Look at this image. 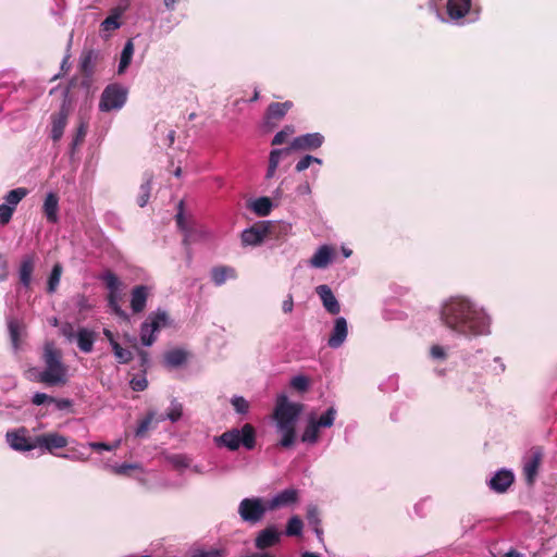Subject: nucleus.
I'll list each match as a JSON object with an SVG mask.
<instances>
[{"instance_id": "nucleus-1", "label": "nucleus", "mask_w": 557, "mask_h": 557, "mask_svg": "<svg viewBox=\"0 0 557 557\" xmlns=\"http://www.w3.org/2000/svg\"><path fill=\"white\" fill-rule=\"evenodd\" d=\"M442 320L451 330L463 335L488 333V318L468 299L451 298L442 309Z\"/></svg>"}, {"instance_id": "nucleus-2", "label": "nucleus", "mask_w": 557, "mask_h": 557, "mask_svg": "<svg viewBox=\"0 0 557 557\" xmlns=\"http://www.w3.org/2000/svg\"><path fill=\"white\" fill-rule=\"evenodd\" d=\"M304 410V406L298 403H290L286 395L281 394L276 398L274 419L276 428L281 434L280 445L290 447L296 440V422Z\"/></svg>"}, {"instance_id": "nucleus-3", "label": "nucleus", "mask_w": 557, "mask_h": 557, "mask_svg": "<svg viewBox=\"0 0 557 557\" xmlns=\"http://www.w3.org/2000/svg\"><path fill=\"white\" fill-rule=\"evenodd\" d=\"M42 361L45 369L39 373L38 381L49 385H63L67 381V367L62 362V352L52 342L44 346Z\"/></svg>"}, {"instance_id": "nucleus-4", "label": "nucleus", "mask_w": 557, "mask_h": 557, "mask_svg": "<svg viewBox=\"0 0 557 557\" xmlns=\"http://www.w3.org/2000/svg\"><path fill=\"white\" fill-rule=\"evenodd\" d=\"M219 443L231 450H236L240 445L247 449H252L256 445L255 428L246 423L242 429H233L224 432L219 437Z\"/></svg>"}, {"instance_id": "nucleus-5", "label": "nucleus", "mask_w": 557, "mask_h": 557, "mask_svg": "<svg viewBox=\"0 0 557 557\" xmlns=\"http://www.w3.org/2000/svg\"><path fill=\"white\" fill-rule=\"evenodd\" d=\"M170 325V318L164 310L151 312L140 327V341L144 346H151L157 339V333Z\"/></svg>"}, {"instance_id": "nucleus-6", "label": "nucleus", "mask_w": 557, "mask_h": 557, "mask_svg": "<svg viewBox=\"0 0 557 557\" xmlns=\"http://www.w3.org/2000/svg\"><path fill=\"white\" fill-rule=\"evenodd\" d=\"M127 89L119 84L108 85L101 94L99 110L109 112L120 110L126 102Z\"/></svg>"}, {"instance_id": "nucleus-7", "label": "nucleus", "mask_w": 557, "mask_h": 557, "mask_svg": "<svg viewBox=\"0 0 557 557\" xmlns=\"http://www.w3.org/2000/svg\"><path fill=\"white\" fill-rule=\"evenodd\" d=\"M67 444V437L58 432H49L35 436L36 448H39L42 453H49L54 456L58 455L55 453L57 449H62L66 447Z\"/></svg>"}, {"instance_id": "nucleus-8", "label": "nucleus", "mask_w": 557, "mask_h": 557, "mask_svg": "<svg viewBox=\"0 0 557 557\" xmlns=\"http://www.w3.org/2000/svg\"><path fill=\"white\" fill-rule=\"evenodd\" d=\"M269 510L259 498H245L240 502L238 512L244 521L256 523Z\"/></svg>"}, {"instance_id": "nucleus-9", "label": "nucleus", "mask_w": 557, "mask_h": 557, "mask_svg": "<svg viewBox=\"0 0 557 557\" xmlns=\"http://www.w3.org/2000/svg\"><path fill=\"white\" fill-rule=\"evenodd\" d=\"M7 442L10 447L17 451H29L36 448L35 437L30 438L25 435V430L21 429L18 431L8 432Z\"/></svg>"}, {"instance_id": "nucleus-10", "label": "nucleus", "mask_w": 557, "mask_h": 557, "mask_svg": "<svg viewBox=\"0 0 557 557\" xmlns=\"http://www.w3.org/2000/svg\"><path fill=\"white\" fill-rule=\"evenodd\" d=\"M298 500V492L295 488H286L278 494H276L274 497H272L267 503V508L269 510H274L280 507H286L289 505L295 504Z\"/></svg>"}, {"instance_id": "nucleus-11", "label": "nucleus", "mask_w": 557, "mask_h": 557, "mask_svg": "<svg viewBox=\"0 0 557 557\" xmlns=\"http://www.w3.org/2000/svg\"><path fill=\"white\" fill-rule=\"evenodd\" d=\"M542 460V451L539 448L532 449L530 455L524 458L523 473L529 483H533Z\"/></svg>"}, {"instance_id": "nucleus-12", "label": "nucleus", "mask_w": 557, "mask_h": 557, "mask_svg": "<svg viewBox=\"0 0 557 557\" xmlns=\"http://www.w3.org/2000/svg\"><path fill=\"white\" fill-rule=\"evenodd\" d=\"M322 144L323 136L320 133H311L294 138L290 148L296 150L317 149Z\"/></svg>"}, {"instance_id": "nucleus-13", "label": "nucleus", "mask_w": 557, "mask_h": 557, "mask_svg": "<svg viewBox=\"0 0 557 557\" xmlns=\"http://www.w3.org/2000/svg\"><path fill=\"white\" fill-rule=\"evenodd\" d=\"M69 110L65 104H63L60 111L51 116V138L53 141H58L61 139L64 133V128L67 123Z\"/></svg>"}, {"instance_id": "nucleus-14", "label": "nucleus", "mask_w": 557, "mask_h": 557, "mask_svg": "<svg viewBox=\"0 0 557 557\" xmlns=\"http://www.w3.org/2000/svg\"><path fill=\"white\" fill-rule=\"evenodd\" d=\"M513 482V474L508 470H499L491 478L488 485L497 493H504Z\"/></svg>"}, {"instance_id": "nucleus-15", "label": "nucleus", "mask_w": 557, "mask_h": 557, "mask_svg": "<svg viewBox=\"0 0 557 557\" xmlns=\"http://www.w3.org/2000/svg\"><path fill=\"white\" fill-rule=\"evenodd\" d=\"M317 294L322 300L324 308L332 314H337L341 310L339 304L334 296L332 289L327 285H319L317 288Z\"/></svg>"}, {"instance_id": "nucleus-16", "label": "nucleus", "mask_w": 557, "mask_h": 557, "mask_svg": "<svg viewBox=\"0 0 557 557\" xmlns=\"http://www.w3.org/2000/svg\"><path fill=\"white\" fill-rule=\"evenodd\" d=\"M347 322L345 318L341 317L335 320L333 332L327 341V344L332 348H338L343 345L347 337Z\"/></svg>"}, {"instance_id": "nucleus-17", "label": "nucleus", "mask_w": 557, "mask_h": 557, "mask_svg": "<svg viewBox=\"0 0 557 557\" xmlns=\"http://www.w3.org/2000/svg\"><path fill=\"white\" fill-rule=\"evenodd\" d=\"M333 259V249L329 245L321 246L311 257L309 264L315 269L326 268Z\"/></svg>"}, {"instance_id": "nucleus-18", "label": "nucleus", "mask_w": 557, "mask_h": 557, "mask_svg": "<svg viewBox=\"0 0 557 557\" xmlns=\"http://www.w3.org/2000/svg\"><path fill=\"white\" fill-rule=\"evenodd\" d=\"M78 348L83 352H90L92 351L94 344L96 341V333L92 330H89L87 327H79L76 332V338H75Z\"/></svg>"}, {"instance_id": "nucleus-19", "label": "nucleus", "mask_w": 557, "mask_h": 557, "mask_svg": "<svg viewBox=\"0 0 557 557\" xmlns=\"http://www.w3.org/2000/svg\"><path fill=\"white\" fill-rule=\"evenodd\" d=\"M148 295L149 289L145 285H138L132 290L131 308L133 312L138 313L145 309Z\"/></svg>"}, {"instance_id": "nucleus-20", "label": "nucleus", "mask_w": 557, "mask_h": 557, "mask_svg": "<svg viewBox=\"0 0 557 557\" xmlns=\"http://www.w3.org/2000/svg\"><path fill=\"white\" fill-rule=\"evenodd\" d=\"M280 536L281 533L274 528H267L258 534L256 539V547L259 549L271 547L280 541Z\"/></svg>"}, {"instance_id": "nucleus-21", "label": "nucleus", "mask_w": 557, "mask_h": 557, "mask_svg": "<svg viewBox=\"0 0 557 557\" xmlns=\"http://www.w3.org/2000/svg\"><path fill=\"white\" fill-rule=\"evenodd\" d=\"M44 213L50 223H57L59 220L58 211H59V198L55 194L49 193L47 194L44 206Z\"/></svg>"}, {"instance_id": "nucleus-22", "label": "nucleus", "mask_w": 557, "mask_h": 557, "mask_svg": "<svg viewBox=\"0 0 557 557\" xmlns=\"http://www.w3.org/2000/svg\"><path fill=\"white\" fill-rule=\"evenodd\" d=\"M471 0H448L447 13L453 20L463 17L470 9Z\"/></svg>"}, {"instance_id": "nucleus-23", "label": "nucleus", "mask_w": 557, "mask_h": 557, "mask_svg": "<svg viewBox=\"0 0 557 557\" xmlns=\"http://www.w3.org/2000/svg\"><path fill=\"white\" fill-rule=\"evenodd\" d=\"M35 259L34 256L27 255L22 259L20 265V282L23 286L29 287L32 282V274L34 271Z\"/></svg>"}, {"instance_id": "nucleus-24", "label": "nucleus", "mask_w": 557, "mask_h": 557, "mask_svg": "<svg viewBox=\"0 0 557 557\" xmlns=\"http://www.w3.org/2000/svg\"><path fill=\"white\" fill-rule=\"evenodd\" d=\"M265 231L257 227H250L242 233V242L247 246H256L262 243Z\"/></svg>"}, {"instance_id": "nucleus-25", "label": "nucleus", "mask_w": 557, "mask_h": 557, "mask_svg": "<svg viewBox=\"0 0 557 557\" xmlns=\"http://www.w3.org/2000/svg\"><path fill=\"white\" fill-rule=\"evenodd\" d=\"M236 271L230 267H216L211 271V278L215 285L220 286L225 283L227 278H235Z\"/></svg>"}, {"instance_id": "nucleus-26", "label": "nucleus", "mask_w": 557, "mask_h": 557, "mask_svg": "<svg viewBox=\"0 0 557 557\" xmlns=\"http://www.w3.org/2000/svg\"><path fill=\"white\" fill-rule=\"evenodd\" d=\"M290 101L271 103L267 111V120H281L292 108Z\"/></svg>"}, {"instance_id": "nucleus-27", "label": "nucleus", "mask_w": 557, "mask_h": 557, "mask_svg": "<svg viewBox=\"0 0 557 557\" xmlns=\"http://www.w3.org/2000/svg\"><path fill=\"white\" fill-rule=\"evenodd\" d=\"M27 194L28 190L24 187L12 189L4 196V205L11 206L12 210L15 211L17 205L27 196Z\"/></svg>"}, {"instance_id": "nucleus-28", "label": "nucleus", "mask_w": 557, "mask_h": 557, "mask_svg": "<svg viewBox=\"0 0 557 557\" xmlns=\"http://www.w3.org/2000/svg\"><path fill=\"white\" fill-rule=\"evenodd\" d=\"M319 426L315 423V419L310 417L308 424L301 435L304 443L314 444L319 438Z\"/></svg>"}, {"instance_id": "nucleus-29", "label": "nucleus", "mask_w": 557, "mask_h": 557, "mask_svg": "<svg viewBox=\"0 0 557 557\" xmlns=\"http://www.w3.org/2000/svg\"><path fill=\"white\" fill-rule=\"evenodd\" d=\"M133 53H134V45H133L132 40H128L125 44V46L122 50V53H121L120 63H119V74L124 73V71L127 69V66L129 65V63L132 61Z\"/></svg>"}, {"instance_id": "nucleus-30", "label": "nucleus", "mask_w": 557, "mask_h": 557, "mask_svg": "<svg viewBox=\"0 0 557 557\" xmlns=\"http://www.w3.org/2000/svg\"><path fill=\"white\" fill-rule=\"evenodd\" d=\"M271 208L272 202L268 197H260L256 199L251 205V209L259 216L268 215L271 212Z\"/></svg>"}, {"instance_id": "nucleus-31", "label": "nucleus", "mask_w": 557, "mask_h": 557, "mask_svg": "<svg viewBox=\"0 0 557 557\" xmlns=\"http://www.w3.org/2000/svg\"><path fill=\"white\" fill-rule=\"evenodd\" d=\"M183 414V406L177 400H172L170 408L165 416H160L158 421H164L165 419H169L172 422H176L181 419Z\"/></svg>"}, {"instance_id": "nucleus-32", "label": "nucleus", "mask_w": 557, "mask_h": 557, "mask_svg": "<svg viewBox=\"0 0 557 557\" xmlns=\"http://www.w3.org/2000/svg\"><path fill=\"white\" fill-rule=\"evenodd\" d=\"M62 275V265L60 263H55L52 268V271L50 273L49 280H48V293L52 294L57 290L60 278Z\"/></svg>"}, {"instance_id": "nucleus-33", "label": "nucleus", "mask_w": 557, "mask_h": 557, "mask_svg": "<svg viewBox=\"0 0 557 557\" xmlns=\"http://www.w3.org/2000/svg\"><path fill=\"white\" fill-rule=\"evenodd\" d=\"M120 16H121V12H119L117 9H115L112 14H110L107 18H104V21L101 23V28L103 32H112V30H115L117 28H120L121 26V23H120Z\"/></svg>"}, {"instance_id": "nucleus-34", "label": "nucleus", "mask_w": 557, "mask_h": 557, "mask_svg": "<svg viewBox=\"0 0 557 557\" xmlns=\"http://www.w3.org/2000/svg\"><path fill=\"white\" fill-rule=\"evenodd\" d=\"M165 362L171 367H178L186 360V352L182 349H174L165 354Z\"/></svg>"}, {"instance_id": "nucleus-35", "label": "nucleus", "mask_w": 557, "mask_h": 557, "mask_svg": "<svg viewBox=\"0 0 557 557\" xmlns=\"http://www.w3.org/2000/svg\"><path fill=\"white\" fill-rule=\"evenodd\" d=\"M307 519L309 524L313 528L315 534L321 537L322 530L320 529L321 520L319 518V511L315 506H309L307 509Z\"/></svg>"}, {"instance_id": "nucleus-36", "label": "nucleus", "mask_w": 557, "mask_h": 557, "mask_svg": "<svg viewBox=\"0 0 557 557\" xmlns=\"http://www.w3.org/2000/svg\"><path fill=\"white\" fill-rule=\"evenodd\" d=\"M112 350L120 363H128L133 359V352L123 348L119 343H114Z\"/></svg>"}, {"instance_id": "nucleus-37", "label": "nucleus", "mask_w": 557, "mask_h": 557, "mask_svg": "<svg viewBox=\"0 0 557 557\" xmlns=\"http://www.w3.org/2000/svg\"><path fill=\"white\" fill-rule=\"evenodd\" d=\"M302 521L297 516H294L289 519L287 527H286V534L288 536H298L301 534L302 531Z\"/></svg>"}, {"instance_id": "nucleus-38", "label": "nucleus", "mask_w": 557, "mask_h": 557, "mask_svg": "<svg viewBox=\"0 0 557 557\" xmlns=\"http://www.w3.org/2000/svg\"><path fill=\"white\" fill-rule=\"evenodd\" d=\"M151 182L152 178L149 176L144 184L140 186V194L138 196L137 202L139 207H145L150 198V190H151Z\"/></svg>"}, {"instance_id": "nucleus-39", "label": "nucleus", "mask_w": 557, "mask_h": 557, "mask_svg": "<svg viewBox=\"0 0 557 557\" xmlns=\"http://www.w3.org/2000/svg\"><path fill=\"white\" fill-rule=\"evenodd\" d=\"M336 416V410L331 407L323 413L315 423L319 428H330L333 425Z\"/></svg>"}, {"instance_id": "nucleus-40", "label": "nucleus", "mask_w": 557, "mask_h": 557, "mask_svg": "<svg viewBox=\"0 0 557 557\" xmlns=\"http://www.w3.org/2000/svg\"><path fill=\"white\" fill-rule=\"evenodd\" d=\"M101 281L106 284L109 292L120 289L121 282L119 277L110 271H107L101 275Z\"/></svg>"}, {"instance_id": "nucleus-41", "label": "nucleus", "mask_w": 557, "mask_h": 557, "mask_svg": "<svg viewBox=\"0 0 557 557\" xmlns=\"http://www.w3.org/2000/svg\"><path fill=\"white\" fill-rule=\"evenodd\" d=\"M153 419H154V413L149 412L143 420L139 421V423L135 430V435L137 437H143L149 430Z\"/></svg>"}, {"instance_id": "nucleus-42", "label": "nucleus", "mask_w": 557, "mask_h": 557, "mask_svg": "<svg viewBox=\"0 0 557 557\" xmlns=\"http://www.w3.org/2000/svg\"><path fill=\"white\" fill-rule=\"evenodd\" d=\"M176 223L181 231L185 233L184 244H187L190 237L189 231L186 225V221L183 214V201L178 203V212L176 214Z\"/></svg>"}, {"instance_id": "nucleus-43", "label": "nucleus", "mask_w": 557, "mask_h": 557, "mask_svg": "<svg viewBox=\"0 0 557 557\" xmlns=\"http://www.w3.org/2000/svg\"><path fill=\"white\" fill-rule=\"evenodd\" d=\"M295 132L294 127L290 125L285 126L282 131L275 134L272 145H282L286 141L287 137L290 136Z\"/></svg>"}, {"instance_id": "nucleus-44", "label": "nucleus", "mask_w": 557, "mask_h": 557, "mask_svg": "<svg viewBox=\"0 0 557 557\" xmlns=\"http://www.w3.org/2000/svg\"><path fill=\"white\" fill-rule=\"evenodd\" d=\"M290 386L299 392H306L309 387V380L305 375H296L292 379Z\"/></svg>"}, {"instance_id": "nucleus-45", "label": "nucleus", "mask_w": 557, "mask_h": 557, "mask_svg": "<svg viewBox=\"0 0 557 557\" xmlns=\"http://www.w3.org/2000/svg\"><path fill=\"white\" fill-rule=\"evenodd\" d=\"M136 469H140L138 463H122L111 467L112 472L119 475H127L131 470Z\"/></svg>"}, {"instance_id": "nucleus-46", "label": "nucleus", "mask_w": 557, "mask_h": 557, "mask_svg": "<svg viewBox=\"0 0 557 557\" xmlns=\"http://www.w3.org/2000/svg\"><path fill=\"white\" fill-rule=\"evenodd\" d=\"M234 409L238 413H246L249 409V403L242 396H234L231 400Z\"/></svg>"}, {"instance_id": "nucleus-47", "label": "nucleus", "mask_w": 557, "mask_h": 557, "mask_svg": "<svg viewBox=\"0 0 557 557\" xmlns=\"http://www.w3.org/2000/svg\"><path fill=\"white\" fill-rule=\"evenodd\" d=\"M95 60L94 51L86 52L81 60V66L83 72L90 73L92 71V64Z\"/></svg>"}, {"instance_id": "nucleus-48", "label": "nucleus", "mask_w": 557, "mask_h": 557, "mask_svg": "<svg viewBox=\"0 0 557 557\" xmlns=\"http://www.w3.org/2000/svg\"><path fill=\"white\" fill-rule=\"evenodd\" d=\"M288 152L289 149H273L270 153L269 165L277 169L282 156L287 154Z\"/></svg>"}, {"instance_id": "nucleus-49", "label": "nucleus", "mask_w": 557, "mask_h": 557, "mask_svg": "<svg viewBox=\"0 0 557 557\" xmlns=\"http://www.w3.org/2000/svg\"><path fill=\"white\" fill-rule=\"evenodd\" d=\"M13 213L14 211L11 206L0 205V225H7L11 221Z\"/></svg>"}, {"instance_id": "nucleus-50", "label": "nucleus", "mask_w": 557, "mask_h": 557, "mask_svg": "<svg viewBox=\"0 0 557 557\" xmlns=\"http://www.w3.org/2000/svg\"><path fill=\"white\" fill-rule=\"evenodd\" d=\"M8 327H9L12 344H13L14 348L16 349L18 346V323L14 320H10L8 323Z\"/></svg>"}, {"instance_id": "nucleus-51", "label": "nucleus", "mask_w": 557, "mask_h": 557, "mask_svg": "<svg viewBox=\"0 0 557 557\" xmlns=\"http://www.w3.org/2000/svg\"><path fill=\"white\" fill-rule=\"evenodd\" d=\"M169 460L175 468H187L189 466V459L185 455H173Z\"/></svg>"}, {"instance_id": "nucleus-52", "label": "nucleus", "mask_w": 557, "mask_h": 557, "mask_svg": "<svg viewBox=\"0 0 557 557\" xmlns=\"http://www.w3.org/2000/svg\"><path fill=\"white\" fill-rule=\"evenodd\" d=\"M120 441L115 442L113 445L107 443L91 442L88 446L95 450H113L120 446Z\"/></svg>"}, {"instance_id": "nucleus-53", "label": "nucleus", "mask_w": 557, "mask_h": 557, "mask_svg": "<svg viewBox=\"0 0 557 557\" xmlns=\"http://www.w3.org/2000/svg\"><path fill=\"white\" fill-rule=\"evenodd\" d=\"M61 334L69 341L73 342L76 338V333L71 323H64L60 330Z\"/></svg>"}, {"instance_id": "nucleus-54", "label": "nucleus", "mask_w": 557, "mask_h": 557, "mask_svg": "<svg viewBox=\"0 0 557 557\" xmlns=\"http://www.w3.org/2000/svg\"><path fill=\"white\" fill-rule=\"evenodd\" d=\"M74 300L75 306L78 308L79 311H86L91 308V305L89 304L85 295L78 294L75 296Z\"/></svg>"}, {"instance_id": "nucleus-55", "label": "nucleus", "mask_w": 557, "mask_h": 557, "mask_svg": "<svg viewBox=\"0 0 557 557\" xmlns=\"http://www.w3.org/2000/svg\"><path fill=\"white\" fill-rule=\"evenodd\" d=\"M148 386V382L146 377H134L131 381V387L136 392L145 391Z\"/></svg>"}, {"instance_id": "nucleus-56", "label": "nucleus", "mask_w": 557, "mask_h": 557, "mask_svg": "<svg viewBox=\"0 0 557 557\" xmlns=\"http://www.w3.org/2000/svg\"><path fill=\"white\" fill-rule=\"evenodd\" d=\"M51 400H53V397H51L45 393H36V394H34V396L32 398L33 404L36 406H40L46 403H50Z\"/></svg>"}, {"instance_id": "nucleus-57", "label": "nucleus", "mask_w": 557, "mask_h": 557, "mask_svg": "<svg viewBox=\"0 0 557 557\" xmlns=\"http://www.w3.org/2000/svg\"><path fill=\"white\" fill-rule=\"evenodd\" d=\"M313 163V157L312 156H305L304 158H301L297 164H296V171L297 172H302L305 171L306 169H308L310 166V164Z\"/></svg>"}, {"instance_id": "nucleus-58", "label": "nucleus", "mask_w": 557, "mask_h": 557, "mask_svg": "<svg viewBox=\"0 0 557 557\" xmlns=\"http://www.w3.org/2000/svg\"><path fill=\"white\" fill-rule=\"evenodd\" d=\"M50 404H54L59 410H65L72 406V401L66 398H53V400H51Z\"/></svg>"}, {"instance_id": "nucleus-59", "label": "nucleus", "mask_w": 557, "mask_h": 557, "mask_svg": "<svg viewBox=\"0 0 557 557\" xmlns=\"http://www.w3.org/2000/svg\"><path fill=\"white\" fill-rule=\"evenodd\" d=\"M431 355L435 359H443L445 357L444 348L435 345L431 348Z\"/></svg>"}, {"instance_id": "nucleus-60", "label": "nucleus", "mask_w": 557, "mask_h": 557, "mask_svg": "<svg viewBox=\"0 0 557 557\" xmlns=\"http://www.w3.org/2000/svg\"><path fill=\"white\" fill-rule=\"evenodd\" d=\"M294 301L292 295H288L287 299L283 301L282 309L285 313H289L293 311Z\"/></svg>"}, {"instance_id": "nucleus-61", "label": "nucleus", "mask_w": 557, "mask_h": 557, "mask_svg": "<svg viewBox=\"0 0 557 557\" xmlns=\"http://www.w3.org/2000/svg\"><path fill=\"white\" fill-rule=\"evenodd\" d=\"M110 308L113 310V312L120 317L126 318V313L122 310L119 301L115 302H109Z\"/></svg>"}, {"instance_id": "nucleus-62", "label": "nucleus", "mask_w": 557, "mask_h": 557, "mask_svg": "<svg viewBox=\"0 0 557 557\" xmlns=\"http://www.w3.org/2000/svg\"><path fill=\"white\" fill-rule=\"evenodd\" d=\"M57 456L65 458V459H70V460H78V461H86L87 460V458L84 457L82 454H73V455L62 454V455H57Z\"/></svg>"}, {"instance_id": "nucleus-63", "label": "nucleus", "mask_w": 557, "mask_h": 557, "mask_svg": "<svg viewBox=\"0 0 557 557\" xmlns=\"http://www.w3.org/2000/svg\"><path fill=\"white\" fill-rule=\"evenodd\" d=\"M87 133V126L82 123L77 129V136H76V139H75V144L78 143L79 140H82L85 135Z\"/></svg>"}, {"instance_id": "nucleus-64", "label": "nucleus", "mask_w": 557, "mask_h": 557, "mask_svg": "<svg viewBox=\"0 0 557 557\" xmlns=\"http://www.w3.org/2000/svg\"><path fill=\"white\" fill-rule=\"evenodd\" d=\"M310 191L311 190H310V186L308 183H304V184L299 185L297 188V193L299 195H308V194H310Z\"/></svg>"}]
</instances>
